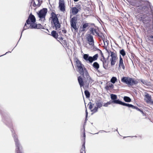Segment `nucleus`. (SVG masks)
<instances>
[{
    "label": "nucleus",
    "instance_id": "1",
    "mask_svg": "<svg viewBox=\"0 0 153 153\" xmlns=\"http://www.w3.org/2000/svg\"><path fill=\"white\" fill-rule=\"evenodd\" d=\"M75 60L78 69V72L82 76V77L79 76L77 78L80 86L81 87L85 84L88 88L89 84L92 83L94 80L90 76L86 68L84 67L83 65L81 63V62L77 58H76Z\"/></svg>",
    "mask_w": 153,
    "mask_h": 153
},
{
    "label": "nucleus",
    "instance_id": "2",
    "mask_svg": "<svg viewBox=\"0 0 153 153\" xmlns=\"http://www.w3.org/2000/svg\"><path fill=\"white\" fill-rule=\"evenodd\" d=\"M49 19L51 22L52 27L54 29L57 30H60L61 25L57 15L53 12H51Z\"/></svg>",
    "mask_w": 153,
    "mask_h": 153
},
{
    "label": "nucleus",
    "instance_id": "3",
    "mask_svg": "<svg viewBox=\"0 0 153 153\" xmlns=\"http://www.w3.org/2000/svg\"><path fill=\"white\" fill-rule=\"evenodd\" d=\"M36 19L35 16L30 13L29 15L28 19L26 20L23 27V30L30 28L33 24L36 22Z\"/></svg>",
    "mask_w": 153,
    "mask_h": 153
},
{
    "label": "nucleus",
    "instance_id": "4",
    "mask_svg": "<svg viewBox=\"0 0 153 153\" xmlns=\"http://www.w3.org/2000/svg\"><path fill=\"white\" fill-rule=\"evenodd\" d=\"M121 81L129 86H132L137 83L136 81L129 76L123 77L121 78Z\"/></svg>",
    "mask_w": 153,
    "mask_h": 153
},
{
    "label": "nucleus",
    "instance_id": "5",
    "mask_svg": "<svg viewBox=\"0 0 153 153\" xmlns=\"http://www.w3.org/2000/svg\"><path fill=\"white\" fill-rule=\"evenodd\" d=\"M98 58V54H95L93 56H89L88 54H84L83 56V59L86 61H89V63H91L93 61L97 60Z\"/></svg>",
    "mask_w": 153,
    "mask_h": 153
},
{
    "label": "nucleus",
    "instance_id": "6",
    "mask_svg": "<svg viewBox=\"0 0 153 153\" xmlns=\"http://www.w3.org/2000/svg\"><path fill=\"white\" fill-rule=\"evenodd\" d=\"M108 53L110 55L111 58L110 59V61L111 62V65L113 66L115 64L117 59L118 58L117 56V54L116 53L110 51L108 52Z\"/></svg>",
    "mask_w": 153,
    "mask_h": 153
},
{
    "label": "nucleus",
    "instance_id": "7",
    "mask_svg": "<svg viewBox=\"0 0 153 153\" xmlns=\"http://www.w3.org/2000/svg\"><path fill=\"white\" fill-rule=\"evenodd\" d=\"M77 20V18L74 16L71 18L70 21L71 28H73L75 31L78 30V27L76 26Z\"/></svg>",
    "mask_w": 153,
    "mask_h": 153
},
{
    "label": "nucleus",
    "instance_id": "8",
    "mask_svg": "<svg viewBox=\"0 0 153 153\" xmlns=\"http://www.w3.org/2000/svg\"><path fill=\"white\" fill-rule=\"evenodd\" d=\"M48 11L46 8H44L41 10L38 13L39 17L40 19H45V17Z\"/></svg>",
    "mask_w": 153,
    "mask_h": 153
},
{
    "label": "nucleus",
    "instance_id": "9",
    "mask_svg": "<svg viewBox=\"0 0 153 153\" xmlns=\"http://www.w3.org/2000/svg\"><path fill=\"white\" fill-rule=\"evenodd\" d=\"M59 8L62 12L64 13L66 11V7L64 0L59 1Z\"/></svg>",
    "mask_w": 153,
    "mask_h": 153
},
{
    "label": "nucleus",
    "instance_id": "10",
    "mask_svg": "<svg viewBox=\"0 0 153 153\" xmlns=\"http://www.w3.org/2000/svg\"><path fill=\"white\" fill-rule=\"evenodd\" d=\"M144 100L147 103L153 104V100L152 99L151 96L148 93H145Z\"/></svg>",
    "mask_w": 153,
    "mask_h": 153
},
{
    "label": "nucleus",
    "instance_id": "11",
    "mask_svg": "<svg viewBox=\"0 0 153 153\" xmlns=\"http://www.w3.org/2000/svg\"><path fill=\"white\" fill-rule=\"evenodd\" d=\"M14 138L16 147V152L17 153H21L20 152V145L19 143L18 137H14Z\"/></svg>",
    "mask_w": 153,
    "mask_h": 153
},
{
    "label": "nucleus",
    "instance_id": "12",
    "mask_svg": "<svg viewBox=\"0 0 153 153\" xmlns=\"http://www.w3.org/2000/svg\"><path fill=\"white\" fill-rule=\"evenodd\" d=\"M86 39L88 43L91 46H93L94 45V42L93 36L90 34L87 35Z\"/></svg>",
    "mask_w": 153,
    "mask_h": 153
},
{
    "label": "nucleus",
    "instance_id": "13",
    "mask_svg": "<svg viewBox=\"0 0 153 153\" xmlns=\"http://www.w3.org/2000/svg\"><path fill=\"white\" fill-rule=\"evenodd\" d=\"M118 68L119 69H125V66L123 62V60L121 55L120 56L119 60L118 62Z\"/></svg>",
    "mask_w": 153,
    "mask_h": 153
},
{
    "label": "nucleus",
    "instance_id": "14",
    "mask_svg": "<svg viewBox=\"0 0 153 153\" xmlns=\"http://www.w3.org/2000/svg\"><path fill=\"white\" fill-rule=\"evenodd\" d=\"M90 31L91 34L96 36L99 32L98 28L97 27H91L90 28Z\"/></svg>",
    "mask_w": 153,
    "mask_h": 153
},
{
    "label": "nucleus",
    "instance_id": "15",
    "mask_svg": "<svg viewBox=\"0 0 153 153\" xmlns=\"http://www.w3.org/2000/svg\"><path fill=\"white\" fill-rule=\"evenodd\" d=\"M51 35L54 38L56 39H59L62 42L63 40V38L62 37H58V35L57 32L54 30H53L51 33Z\"/></svg>",
    "mask_w": 153,
    "mask_h": 153
},
{
    "label": "nucleus",
    "instance_id": "16",
    "mask_svg": "<svg viewBox=\"0 0 153 153\" xmlns=\"http://www.w3.org/2000/svg\"><path fill=\"white\" fill-rule=\"evenodd\" d=\"M79 11V9L76 7H74L71 8L70 10V13L73 15H76Z\"/></svg>",
    "mask_w": 153,
    "mask_h": 153
},
{
    "label": "nucleus",
    "instance_id": "17",
    "mask_svg": "<svg viewBox=\"0 0 153 153\" xmlns=\"http://www.w3.org/2000/svg\"><path fill=\"white\" fill-rule=\"evenodd\" d=\"M41 4V1L39 0H33V7L37 8L39 7Z\"/></svg>",
    "mask_w": 153,
    "mask_h": 153
},
{
    "label": "nucleus",
    "instance_id": "18",
    "mask_svg": "<svg viewBox=\"0 0 153 153\" xmlns=\"http://www.w3.org/2000/svg\"><path fill=\"white\" fill-rule=\"evenodd\" d=\"M96 105L97 107H95L93 109L91 112H92L93 113H94L97 112V111L98 108H100L102 106V104L101 102H98L96 103Z\"/></svg>",
    "mask_w": 153,
    "mask_h": 153
},
{
    "label": "nucleus",
    "instance_id": "19",
    "mask_svg": "<svg viewBox=\"0 0 153 153\" xmlns=\"http://www.w3.org/2000/svg\"><path fill=\"white\" fill-rule=\"evenodd\" d=\"M43 26L41 25L40 24H36L35 23L33 24L31 27H30V29L33 28H37V29H40L43 28Z\"/></svg>",
    "mask_w": 153,
    "mask_h": 153
},
{
    "label": "nucleus",
    "instance_id": "20",
    "mask_svg": "<svg viewBox=\"0 0 153 153\" xmlns=\"http://www.w3.org/2000/svg\"><path fill=\"white\" fill-rule=\"evenodd\" d=\"M89 25V24L88 23H85L82 25V26L81 27V31L82 32L85 31L87 30L86 28Z\"/></svg>",
    "mask_w": 153,
    "mask_h": 153
},
{
    "label": "nucleus",
    "instance_id": "21",
    "mask_svg": "<svg viewBox=\"0 0 153 153\" xmlns=\"http://www.w3.org/2000/svg\"><path fill=\"white\" fill-rule=\"evenodd\" d=\"M97 36L99 37V39L100 40H101L102 39L103 40L104 44V45H105V40L104 39V36L103 35V34L101 33H99V32L98 33V34H97Z\"/></svg>",
    "mask_w": 153,
    "mask_h": 153
},
{
    "label": "nucleus",
    "instance_id": "22",
    "mask_svg": "<svg viewBox=\"0 0 153 153\" xmlns=\"http://www.w3.org/2000/svg\"><path fill=\"white\" fill-rule=\"evenodd\" d=\"M97 36L99 37V39L100 40H101L102 39L103 40L104 44V45H105V40L104 39V36L103 35V34L101 33H99V32L98 33V34H97Z\"/></svg>",
    "mask_w": 153,
    "mask_h": 153
},
{
    "label": "nucleus",
    "instance_id": "23",
    "mask_svg": "<svg viewBox=\"0 0 153 153\" xmlns=\"http://www.w3.org/2000/svg\"><path fill=\"white\" fill-rule=\"evenodd\" d=\"M92 66L97 71H99L98 69L100 68V65L97 62H94L92 65Z\"/></svg>",
    "mask_w": 153,
    "mask_h": 153
},
{
    "label": "nucleus",
    "instance_id": "24",
    "mask_svg": "<svg viewBox=\"0 0 153 153\" xmlns=\"http://www.w3.org/2000/svg\"><path fill=\"white\" fill-rule=\"evenodd\" d=\"M114 87V85L111 83H109L105 86V88L106 90L108 91L113 89Z\"/></svg>",
    "mask_w": 153,
    "mask_h": 153
},
{
    "label": "nucleus",
    "instance_id": "25",
    "mask_svg": "<svg viewBox=\"0 0 153 153\" xmlns=\"http://www.w3.org/2000/svg\"><path fill=\"white\" fill-rule=\"evenodd\" d=\"M85 129H84L83 130V139H82V141L83 143L82 146H85V139L86 135H85Z\"/></svg>",
    "mask_w": 153,
    "mask_h": 153
},
{
    "label": "nucleus",
    "instance_id": "26",
    "mask_svg": "<svg viewBox=\"0 0 153 153\" xmlns=\"http://www.w3.org/2000/svg\"><path fill=\"white\" fill-rule=\"evenodd\" d=\"M124 100L126 102H130L131 101V99L129 97L124 96L123 97Z\"/></svg>",
    "mask_w": 153,
    "mask_h": 153
},
{
    "label": "nucleus",
    "instance_id": "27",
    "mask_svg": "<svg viewBox=\"0 0 153 153\" xmlns=\"http://www.w3.org/2000/svg\"><path fill=\"white\" fill-rule=\"evenodd\" d=\"M113 102L114 103L119 104L122 105L123 102L118 100H113Z\"/></svg>",
    "mask_w": 153,
    "mask_h": 153
},
{
    "label": "nucleus",
    "instance_id": "28",
    "mask_svg": "<svg viewBox=\"0 0 153 153\" xmlns=\"http://www.w3.org/2000/svg\"><path fill=\"white\" fill-rule=\"evenodd\" d=\"M123 106H125L128 107H131L133 108V107H134V105H132L129 104L128 103H126L124 102H123L122 105Z\"/></svg>",
    "mask_w": 153,
    "mask_h": 153
},
{
    "label": "nucleus",
    "instance_id": "29",
    "mask_svg": "<svg viewBox=\"0 0 153 153\" xmlns=\"http://www.w3.org/2000/svg\"><path fill=\"white\" fill-rule=\"evenodd\" d=\"M84 93L85 95L87 98H89L90 97V93L88 91L85 90V91Z\"/></svg>",
    "mask_w": 153,
    "mask_h": 153
},
{
    "label": "nucleus",
    "instance_id": "30",
    "mask_svg": "<svg viewBox=\"0 0 153 153\" xmlns=\"http://www.w3.org/2000/svg\"><path fill=\"white\" fill-rule=\"evenodd\" d=\"M117 80V78L115 77H113L111 79V82L113 83L114 84Z\"/></svg>",
    "mask_w": 153,
    "mask_h": 153
},
{
    "label": "nucleus",
    "instance_id": "31",
    "mask_svg": "<svg viewBox=\"0 0 153 153\" xmlns=\"http://www.w3.org/2000/svg\"><path fill=\"white\" fill-rule=\"evenodd\" d=\"M94 104H92V103L91 102H90L88 104L89 109L91 110V111L92 110V108L93 107Z\"/></svg>",
    "mask_w": 153,
    "mask_h": 153
},
{
    "label": "nucleus",
    "instance_id": "32",
    "mask_svg": "<svg viewBox=\"0 0 153 153\" xmlns=\"http://www.w3.org/2000/svg\"><path fill=\"white\" fill-rule=\"evenodd\" d=\"M111 99L113 100H115L117 98V96L116 95L112 94L111 95Z\"/></svg>",
    "mask_w": 153,
    "mask_h": 153
},
{
    "label": "nucleus",
    "instance_id": "33",
    "mask_svg": "<svg viewBox=\"0 0 153 153\" xmlns=\"http://www.w3.org/2000/svg\"><path fill=\"white\" fill-rule=\"evenodd\" d=\"M120 53L123 56H125L126 54L125 52L123 49L121 50L120 51Z\"/></svg>",
    "mask_w": 153,
    "mask_h": 153
},
{
    "label": "nucleus",
    "instance_id": "34",
    "mask_svg": "<svg viewBox=\"0 0 153 153\" xmlns=\"http://www.w3.org/2000/svg\"><path fill=\"white\" fill-rule=\"evenodd\" d=\"M103 67L105 69L107 68L108 67V63L106 61L103 62Z\"/></svg>",
    "mask_w": 153,
    "mask_h": 153
},
{
    "label": "nucleus",
    "instance_id": "35",
    "mask_svg": "<svg viewBox=\"0 0 153 153\" xmlns=\"http://www.w3.org/2000/svg\"><path fill=\"white\" fill-rule=\"evenodd\" d=\"M80 153H85V146H82V148L80 150Z\"/></svg>",
    "mask_w": 153,
    "mask_h": 153
},
{
    "label": "nucleus",
    "instance_id": "36",
    "mask_svg": "<svg viewBox=\"0 0 153 153\" xmlns=\"http://www.w3.org/2000/svg\"><path fill=\"white\" fill-rule=\"evenodd\" d=\"M132 108L135 109H136L137 110V111H140L141 110L140 109H139V108H138L137 107L134 106V107H133Z\"/></svg>",
    "mask_w": 153,
    "mask_h": 153
},
{
    "label": "nucleus",
    "instance_id": "37",
    "mask_svg": "<svg viewBox=\"0 0 153 153\" xmlns=\"http://www.w3.org/2000/svg\"><path fill=\"white\" fill-rule=\"evenodd\" d=\"M111 103L110 102H108L106 103H105L103 105V106L105 107H107L108 105H110Z\"/></svg>",
    "mask_w": 153,
    "mask_h": 153
},
{
    "label": "nucleus",
    "instance_id": "38",
    "mask_svg": "<svg viewBox=\"0 0 153 153\" xmlns=\"http://www.w3.org/2000/svg\"><path fill=\"white\" fill-rule=\"evenodd\" d=\"M62 32L64 34H65L67 33V31L65 29H64L62 30Z\"/></svg>",
    "mask_w": 153,
    "mask_h": 153
},
{
    "label": "nucleus",
    "instance_id": "39",
    "mask_svg": "<svg viewBox=\"0 0 153 153\" xmlns=\"http://www.w3.org/2000/svg\"><path fill=\"white\" fill-rule=\"evenodd\" d=\"M85 112H86V117H87L88 115V113L87 112V109L86 108L85 110Z\"/></svg>",
    "mask_w": 153,
    "mask_h": 153
},
{
    "label": "nucleus",
    "instance_id": "40",
    "mask_svg": "<svg viewBox=\"0 0 153 153\" xmlns=\"http://www.w3.org/2000/svg\"><path fill=\"white\" fill-rule=\"evenodd\" d=\"M146 7H143L142 8H141V10H144L145 9V8H146Z\"/></svg>",
    "mask_w": 153,
    "mask_h": 153
},
{
    "label": "nucleus",
    "instance_id": "41",
    "mask_svg": "<svg viewBox=\"0 0 153 153\" xmlns=\"http://www.w3.org/2000/svg\"><path fill=\"white\" fill-rule=\"evenodd\" d=\"M143 115L144 114V112H143V111L142 110H141V111H140Z\"/></svg>",
    "mask_w": 153,
    "mask_h": 153
},
{
    "label": "nucleus",
    "instance_id": "42",
    "mask_svg": "<svg viewBox=\"0 0 153 153\" xmlns=\"http://www.w3.org/2000/svg\"><path fill=\"white\" fill-rule=\"evenodd\" d=\"M149 37L151 38H153V36H149Z\"/></svg>",
    "mask_w": 153,
    "mask_h": 153
},
{
    "label": "nucleus",
    "instance_id": "43",
    "mask_svg": "<svg viewBox=\"0 0 153 153\" xmlns=\"http://www.w3.org/2000/svg\"><path fill=\"white\" fill-rule=\"evenodd\" d=\"M74 1L75 2H76L78 1L79 0H74Z\"/></svg>",
    "mask_w": 153,
    "mask_h": 153
},
{
    "label": "nucleus",
    "instance_id": "44",
    "mask_svg": "<svg viewBox=\"0 0 153 153\" xmlns=\"http://www.w3.org/2000/svg\"><path fill=\"white\" fill-rule=\"evenodd\" d=\"M100 51V52H101V55H103V53H102V52L101 51Z\"/></svg>",
    "mask_w": 153,
    "mask_h": 153
},
{
    "label": "nucleus",
    "instance_id": "45",
    "mask_svg": "<svg viewBox=\"0 0 153 153\" xmlns=\"http://www.w3.org/2000/svg\"><path fill=\"white\" fill-rule=\"evenodd\" d=\"M105 42L108 45V43L107 42V41H105Z\"/></svg>",
    "mask_w": 153,
    "mask_h": 153
},
{
    "label": "nucleus",
    "instance_id": "46",
    "mask_svg": "<svg viewBox=\"0 0 153 153\" xmlns=\"http://www.w3.org/2000/svg\"><path fill=\"white\" fill-rule=\"evenodd\" d=\"M61 33V31H60V32H59V34H60Z\"/></svg>",
    "mask_w": 153,
    "mask_h": 153
},
{
    "label": "nucleus",
    "instance_id": "47",
    "mask_svg": "<svg viewBox=\"0 0 153 153\" xmlns=\"http://www.w3.org/2000/svg\"><path fill=\"white\" fill-rule=\"evenodd\" d=\"M64 41H65V43H66V41H64Z\"/></svg>",
    "mask_w": 153,
    "mask_h": 153
}]
</instances>
